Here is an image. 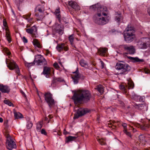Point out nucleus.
Here are the masks:
<instances>
[{
    "label": "nucleus",
    "instance_id": "obj_1",
    "mask_svg": "<svg viewBox=\"0 0 150 150\" xmlns=\"http://www.w3.org/2000/svg\"><path fill=\"white\" fill-rule=\"evenodd\" d=\"M90 8H94L98 11V13L95 15L93 18V21L99 25H103L108 22L110 18L105 12L107 10L106 7H101L100 4H98L91 6Z\"/></svg>",
    "mask_w": 150,
    "mask_h": 150
},
{
    "label": "nucleus",
    "instance_id": "obj_2",
    "mask_svg": "<svg viewBox=\"0 0 150 150\" xmlns=\"http://www.w3.org/2000/svg\"><path fill=\"white\" fill-rule=\"evenodd\" d=\"M91 96L88 91L80 90L74 93L72 99L74 100V103L77 104L80 103L83 100H89Z\"/></svg>",
    "mask_w": 150,
    "mask_h": 150
},
{
    "label": "nucleus",
    "instance_id": "obj_3",
    "mask_svg": "<svg viewBox=\"0 0 150 150\" xmlns=\"http://www.w3.org/2000/svg\"><path fill=\"white\" fill-rule=\"evenodd\" d=\"M8 120H4V130L3 131V132L6 139L7 149L9 150H12L13 149H16L17 146L15 142L13 140L12 138L8 134L9 131L8 129Z\"/></svg>",
    "mask_w": 150,
    "mask_h": 150
},
{
    "label": "nucleus",
    "instance_id": "obj_4",
    "mask_svg": "<svg viewBox=\"0 0 150 150\" xmlns=\"http://www.w3.org/2000/svg\"><path fill=\"white\" fill-rule=\"evenodd\" d=\"M123 48L126 51V52H124L123 54L124 57H127L131 61L134 63H140L141 62H144V60L143 59H139L138 57H132L126 55L128 54H133L135 52V50L133 46H128L127 45H124L122 46Z\"/></svg>",
    "mask_w": 150,
    "mask_h": 150
},
{
    "label": "nucleus",
    "instance_id": "obj_5",
    "mask_svg": "<svg viewBox=\"0 0 150 150\" xmlns=\"http://www.w3.org/2000/svg\"><path fill=\"white\" fill-rule=\"evenodd\" d=\"M134 30L133 28L128 25L125 30L124 36L125 40L128 43L133 41L135 38Z\"/></svg>",
    "mask_w": 150,
    "mask_h": 150
},
{
    "label": "nucleus",
    "instance_id": "obj_6",
    "mask_svg": "<svg viewBox=\"0 0 150 150\" xmlns=\"http://www.w3.org/2000/svg\"><path fill=\"white\" fill-rule=\"evenodd\" d=\"M115 67L118 71V74L123 75L127 74L131 69L129 65L125 63H117Z\"/></svg>",
    "mask_w": 150,
    "mask_h": 150
},
{
    "label": "nucleus",
    "instance_id": "obj_7",
    "mask_svg": "<svg viewBox=\"0 0 150 150\" xmlns=\"http://www.w3.org/2000/svg\"><path fill=\"white\" fill-rule=\"evenodd\" d=\"M44 10L42 6H38L36 7L35 10V11L36 12L35 16L37 17V21H42L44 18L43 13Z\"/></svg>",
    "mask_w": 150,
    "mask_h": 150
},
{
    "label": "nucleus",
    "instance_id": "obj_8",
    "mask_svg": "<svg viewBox=\"0 0 150 150\" xmlns=\"http://www.w3.org/2000/svg\"><path fill=\"white\" fill-rule=\"evenodd\" d=\"M6 62L7 67L11 70L15 69L16 72L19 75L20 70L19 69L18 67L16 64V63L13 60H11L7 61L6 60Z\"/></svg>",
    "mask_w": 150,
    "mask_h": 150
},
{
    "label": "nucleus",
    "instance_id": "obj_9",
    "mask_svg": "<svg viewBox=\"0 0 150 150\" xmlns=\"http://www.w3.org/2000/svg\"><path fill=\"white\" fill-rule=\"evenodd\" d=\"M34 62L37 65H45L47 64V62L45 58L40 54L37 55L35 56Z\"/></svg>",
    "mask_w": 150,
    "mask_h": 150
},
{
    "label": "nucleus",
    "instance_id": "obj_10",
    "mask_svg": "<svg viewBox=\"0 0 150 150\" xmlns=\"http://www.w3.org/2000/svg\"><path fill=\"white\" fill-rule=\"evenodd\" d=\"M53 28L54 31L55 32L54 35L57 33L59 36H60L63 33L64 26L62 25L56 23L53 26Z\"/></svg>",
    "mask_w": 150,
    "mask_h": 150
},
{
    "label": "nucleus",
    "instance_id": "obj_11",
    "mask_svg": "<svg viewBox=\"0 0 150 150\" xmlns=\"http://www.w3.org/2000/svg\"><path fill=\"white\" fill-rule=\"evenodd\" d=\"M45 101L50 108L54 104V101L52 95L50 93H45L44 94Z\"/></svg>",
    "mask_w": 150,
    "mask_h": 150
},
{
    "label": "nucleus",
    "instance_id": "obj_12",
    "mask_svg": "<svg viewBox=\"0 0 150 150\" xmlns=\"http://www.w3.org/2000/svg\"><path fill=\"white\" fill-rule=\"evenodd\" d=\"M3 23L4 27H2L3 29H5L6 31V37L7 40L9 43L11 42V38L10 37V33L9 30L8 29V26L6 19L4 18L3 20Z\"/></svg>",
    "mask_w": 150,
    "mask_h": 150
},
{
    "label": "nucleus",
    "instance_id": "obj_13",
    "mask_svg": "<svg viewBox=\"0 0 150 150\" xmlns=\"http://www.w3.org/2000/svg\"><path fill=\"white\" fill-rule=\"evenodd\" d=\"M89 112V111L86 109L79 108L77 110L76 113L74 114V118L77 119L79 117L84 115Z\"/></svg>",
    "mask_w": 150,
    "mask_h": 150
},
{
    "label": "nucleus",
    "instance_id": "obj_14",
    "mask_svg": "<svg viewBox=\"0 0 150 150\" xmlns=\"http://www.w3.org/2000/svg\"><path fill=\"white\" fill-rule=\"evenodd\" d=\"M146 38H142L137 43V46L140 49H146L147 48V44L146 43Z\"/></svg>",
    "mask_w": 150,
    "mask_h": 150
},
{
    "label": "nucleus",
    "instance_id": "obj_15",
    "mask_svg": "<svg viewBox=\"0 0 150 150\" xmlns=\"http://www.w3.org/2000/svg\"><path fill=\"white\" fill-rule=\"evenodd\" d=\"M73 73L74 74L71 76V78L73 80L74 83L77 84L78 83L79 79L80 78L78 69L77 68L76 70Z\"/></svg>",
    "mask_w": 150,
    "mask_h": 150
},
{
    "label": "nucleus",
    "instance_id": "obj_16",
    "mask_svg": "<svg viewBox=\"0 0 150 150\" xmlns=\"http://www.w3.org/2000/svg\"><path fill=\"white\" fill-rule=\"evenodd\" d=\"M68 4L75 11H78L80 10V7L78 4L75 2L70 1L68 2Z\"/></svg>",
    "mask_w": 150,
    "mask_h": 150
},
{
    "label": "nucleus",
    "instance_id": "obj_17",
    "mask_svg": "<svg viewBox=\"0 0 150 150\" xmlns=\"http://www.w3.org/2000/svg\"><path fill=\"white\" fill-rule=\"evenodd\" d=\"M58 82H65V81L64 79L62 78L59 77L57 78L56 77H54L53 78L52 81L51 86L53 87H55L56 85V83Z\"/></svg>",
    "mask_w": 150,
    "mask_h": 150
},
{
    "label": "nucleus",
    "instance_id": "obj_18",
    "mask_svg": "<svg viewBox=\"0 0 150 150\" xmlns=\"http://www.w3.org/2000/svg\"><path fill=\"white\" fill-rule=\"evenodd\" d=\"M10 90V87L8 86L1 84V91L2 93H8Z\"/></svg>",
    "mask_w": 150,
    "mask_h": 150
},
{
    "label": "nucleus",
    "instance_id": "obj_19",
    "mask_svg": "<svg viewBox=\"0 0 150 150\" xmlns=\"http://www.w3.org/2000/svg\"><path fill=\"white\" fill-rule=\"evenodd\" d=\"M115 17V21L119 25L122 22L123 18L121 13H119L118 12L116 13Z\"/></svg>",
    "mask_w": 150,
    "mask_h": 150
},
{
    "label": "nucleus",
    "instance_id": "obj_20",
    "mask_svg": "<svg viewBox=\"0 0 150 150\" xmlns=\"http://www.w3.org/2000/svg\"><path fill=\"white\" fill-rule=\"evenodd\" d=\"M50 68L45 67H44L43 71L42 74L44 75H46V77H48V75L50 74Z\"/></svg>",
    "mask_w": 150,
    "mask_h": 150
},
{
    "label": "nucleus",
    "instance_id": "obj_21",
    "mask_svg": "<svg viewBox=\"0 0 150 150\" xmlns=\"http://www.w3.org/2000/svg\"><path fill=\"white\" fill-rule=\"evenodd\" d=\"M108 49L106 48H100L98 49V52L100 55L104 56L107 52Z\"/></svg>",
    "mask_w": 150,
    "mask_h": 150
},
{
    "label": "nucleus",
    "instance_id": "obj_22",
    "mask_svg": "<svg viewBox=\"0 0 150 150\" xmlns=\"http://www.w3.org/2000/svg\"><path fill=\"white\" fill-rule=\"evenodd\" d=\"M37 30L36 27L34 25L30 28L26 29V31L28 33L32 35L34 37V35L33 34V32L36 31Z\"/></svg>",
    "mask_w": 150,
    "mask_h": 150
},
{
    "label": "nucleus",
    "instance_id": "obj_23",
    "mask_svg": "<svg viewBox=\"0 0 150 150\" xmlns=\"http://www.w3.org/2000/svg\"><path fill=\"white\" fill-rule=\"evenodd\" d=\"M60 8H58L55 11L54 13L56 15V18L58 19L59 22L61 23V16L60 15Z\"/></svg>",
    "mask_w": 150,
    "mask_h": 150
},
{
    "label": "nucleus",
    "instance_id": "obj_24",
    "mask_svg": "<svg viewBox=\"0 0 150 150\" xmlns=\"http://www.w3.org/2000/svg\"><path fill=\"white\" fill-rule=\"evenodd\" d=\"M134 125L137 127L140 128L142 130H146L147 128L149 127V125L145 126L144 125H141L140 124L136 123L134 124Z\"/></svg>",
    "mask_w": 150,
    "mask_h": 150
},
{
    "label": "nucleus",
    "instance_id": "obj_25",
    "mask_svg": "<svg viewBox=\"0 0 150 150\" xmlns=\"http://www.w3.org/2000/svg\"><path fill=\"white\" fill-rule=\"evenodd\" d=\"M78 136L76 135L75 136H69L66 138V142H69L72 141H75L78 137Z\"/></svg>",
    "mask_w": 150,
    "mask_h": 150
},
{
    "label": "nucleus",
    "instance_id": "obj_26",
    "mask_svg": "<svg viewBox=\"0 0 150 150\" xmlns=\"http://www.w3.org/2000/svg\"><path fill=\"white\" fill-rule=\"evenodd\" d=\"M33 42L35 46L39 48H41L42 47L41 45L40 44V43L37 39H34L33 41Z\"/></svg>",
    "mask_w": 150,
    "mask_h": 150
},
{
    "label": "nucleus",
    "instance_id": "obj_27",
    "mask_svg": "<svg viewBox=\"0 0 150 150\" xmlns=\"http://www.w3.org/2000/svg\"><path fill=\"white\" fill-rule=\"evenodd\" d=\"M139 140L140 143H142V144H144L146 142L145 136L142 135H140L139 136Z\"/></svg>",
    "mask_w": 150,
    "mask_h": 150
},
{
    "label": "nucleus",
    "instance_id": "obj_28",
    "mask_svg": "<svg viewBox=\"0 0 150 150\" xmlns=\"http://www.w3.org/2000/svg\"><path fill=\"white\" fill-rule=\"evenodd\" d=\"M1 49L3 53L4 54L6 53L8 55H9L11 54L10 52L8 51L6 48L2 46H1Z\"/></svg>",
    "mask_w": 150,
    "mask_h": 150
},
{
    "label": "nucleus",
    "instance_id": "obj_29",
    "mask_svg": "<svg viewBox=\"0 0 150 150\" xmlns=\"http://www.w3.org/2000/svg\"><path fill=\"white\" fill-rule=\"evenodd\" d=\"M14 116L16 119H18L23 117L22 115L19 112H14Z\"/></svg>",
    "mask_w": 150,
    "mask_h": 150
},
{
    "label": "nucleus",
    "instance_id": "obj_30",
    "mask_svg": "<svg viewBox=\"0 0 150 150\" xmlns=\"http://www.w3.org/2000/svg\"><path fill=\"white\" fill-rule=\"evenodd\" d=\"M134 86V83L132 81H128L127 85L126 86V88L129 89L132 88Z\"/></svg>",
    "mask_w": 150,
    "mask_h": 150
},
{
    "label": "nucleus",
    "instance_id": "obj_31",
    "mask_svg": "<svg viewBox=\"0 0 150 150\" xmlns=\"http://www.w3.org/2000/svg\"><path fill=\"white\" fill-rule=\"evenodd\" d=\"M25 64L26 67H27L28 68H29L31 66H33L35 65V63H34V62L30 63H28L25 62Z\"/></svg>",
    "mask_w": 150,
    "mask_h": 150
},
{
    "label": "nucleus",
    "instance_id": "obj_32",
    "mask_svg": "<svg viewBox=\"0 0 150 150\" xmlns=\"http://www.w3.org/2000/svg\"><path fill=\"white\" fill-rule=\"evenodd\" d=\"M136 108L140 110H142L143 109L144 107L145 106V104H139L138 105H136Z\"/></svg>",
    "mask_w": 150,
    "mask_h": 150
},
{
    "label": "nucleus",
    "instance_id": "obj_33",
    "mask_svg": "<svg viewBox=\"0 0 150 150\" xmlns=\"http://www.w3.org/2000/svg\"><path fill=\"white\" fill-rule=\"evenodd\" d=\"M131 96H132V98L133 99L135 100L138 101V97H139V96H137L134 94V93H132V95H131Z\"/></svg>",
    "mask_w": 150,
    "mask_h": 150
},
{
    "label": "nucleus",
    "instance_id": "obj_34",
    "mask_svg": "<svg viewBox=\"0 0 150 150\" xmlns=\"http://www.w3.org/2000/svg\"><path fill=\"white\" fill-rule=\"evenodd\" d=\"M64 46V43H62L61 44H58L57 46V50L59 52H60L63 50V47Z\"/></svg>",
    "mask_w": 150,
    "mask_h": 150
},
{
    "label": "nucleus",
    "instance_id": "obj_35",
    "mask_svg": "<svg viewBox=\"0 0 150 150\" xmlns=\"http://www.w3.org/2000/svg\"><path fill=\"white\" fill-rule=\"evenodd\" d=\"M97 89L98 91L100 93L102 94L103 92V86L101 85L98 86L97 88Z\"/></svg>",
    "mask_w": 150,
    "mask_h": 150
},
{
    "label": "nucleus",
    "instance_id": "obj_36",
    "mask_svg": "<svg viewBox=\"0 0 150 150\" xmlns=\"http://www.w3.org/2000/svg\"><path fill=\"white\" fill-rule=\"evenodd\" d=\"M4 103L10 106H13V104L11 102L7 100H5L4 101Z\"/></svg>",
    "mask_w": 150,
    "mask_h": 150
},
{
    "label": "nucleus",
    "instance_id": "obj_37",
    "mask_svg": "<svg viewBox=\"0 0 150 150\" xmlns=\"http://www.w3.org/2000/svg\"><path fill=\"white\" fill-rule=\"evenodd\" d=\"M42 123L41 122H40L38 123L37 125V129L38 131H39L40 130L41 128L42 127Z\"/></svg>",
    "mask_w": 150,
    "mask_h": 150
},
{
    "label": "nucleus",
    "instance_id": "obj_38",
    "mask_svg": "<svg viewBox=\"0 0 150 150\" xmlns=\"http://www.w3.org/2000/svg\"><path fill=\"white\" fill-rule=\"evenodd\" d=\"M80 64L83 67H84L87 65V62L84 60H81L80 62Z\"/></svg>",
    "mask_w": 150,
    "mask_h": 150
},
{
    "label": "nucleus",
    "instance_id": "obj_39",
    "mask_svg": "<svg viewBox=\"0 0 150 150\" xmlns=\"http://www.w3.org/2000/svg\"><path fill=\"white\" fill-rule=\"evenodd\" d=\"M33 126V124L31 122H27V128L29 129H30Z\"/></svg>",
    "mask_w": 150,
    "mask_h": 150
},
{
    "label": "nucleus",
    "instance_id": "obj_40",
    "mask_svg": "<svg viewBox=\"0 0 150 150\" xmlns=\"http://www.w3.org/2000/svg\"><path fill=\"white\" fill-rule=\"evenodd\" d=\"M69 40L70 42V43H72L73 42L74 39V35L72 34L69 36Z\"/></svg>",
    "mask_w": 150,
    "mask_h": 150
},
{
    "label": "nucleus",
    "instance_id": "obj_41",
    "mask_svg": "<svg viewBox=\"0 0 150 150\" xmlns=\"http://www.w3.org/2000/svg\"><path fill=\"white\" fill-rule=\"evenodd\" d=\"M115 122V121H112V122H110L108 123L109 127H113L112 129H114L116 127V126L115 125H114L112 124H114Z\"/></svg>",
    "mask_w": 150,
    "mask_h": 150
},
{
    "label": "nucleus",
    "instance_id": "obj_42",
    "mask_svg": "<svg viewBox=\"0 0 150 150\" xmlns=\"http://www.w3.org/2000/svg\"><path fill=\"white\" fill-rule=\"evenodd\" d=\"M124 132L125 134H126L128 136L130 137H131V135L130 133L129 132H128L126 129L124 130Z\"/></svg>",
    "mask_w": 150,
    "mask_h": 150
},
{
    "label": "nucleus",
    "instance_id": "obj_43",
    "mask_svg": "<svg viewBox=\"0 0 150 150\" xmlns=\"http://www.w3.org/2000/svg\"><path fill=\"white\" fill-rule=\"evenodd\" d=\"M119 88L121 89L122 90V91H125L126 88L124 86L121 85L119 86Z\"/></svg>",
    "mask_w": 150,
    "mask_h": 150
},
{
    "label": "nucleus",
    "instance_id": "obj_44",
    "mask_svg": "<svg viewBox=\"0 0 150 150\" xmlns=\"http://www.w3.org/2000/svg\"><path fill=\"white\" fill-rule=\"evenodd\" d=\"M61 23H61L64 24V23H66V19L64 18H61Z\"/></svg>",
    "mask_w": 150,
    "mask_h": 150
},
{
    "label": "nucleus",
    "instance_id": "obj_45",
    "mask_svg": "<svg viewBox=\"0 0 150 150\" xmlns=\"http://www.w3.org/2000/svg\"><path fill=\"white\" fill-rule=\"evenodd\" d=\"M54 67L56 69H58L59 68V66L57 62H55L53 64Z\"/></svg>",
    "mask_w": 150,
    "mask_h": 150
},
{
    "label": "nucleus",
    "instance_id": "obj_46",
    "mask_svg": "<svg viewBox=\"0 0 150 150\" xmlns=\"http://www.w3.org/2000/svg\"><path fill=\"white\" fill-rule=\"evenodd\" d=\"M41 133L42 134H44V135H47V132L45 131V129H42L41 130Z\"/></svg>",
    "mask_w": 150,
    "mask_h": 150
},
{
    "label": "nucleus",
    "instance_id": "obj_47",
    "mask_svg": "<svg viewBox=\"0 0 150 150\" xmlns=\"http://www.w3.org/2000/svg\"><path fill=\"white\" fill-rule=\"evenodd\" d=\"M22 39L23 42L24 43H26L28 42V40L25 37H23Z\"/></svg>",
    "mask_w": 150,
    "mask_h": 150
},
{
    "label": "nucleus",
    "instance_id": "obj_48",
    "mask_svg": "<svg viewBox=\"0 0 150 150\" xmlns=\"http://www.w3.org/2000/svg\"><path fill=\"white\" fill-rule=\"evenodd\" d=\"M98 141L100 143V144H101V145H105V143L104 142H103L102 140L100 139H99L98 140Z\"/></svg>",
    "mask_w": 150,
    "mask_h": 150
},
{
    "label": "nucleus",
    "instance_id": "obj_49",
    "mask_svg": "<svg viewBox=\"0 0 150 150\" xmlns=\"http://www.w3.org/2000/svg\"><path fill=\"white\" fill-rule=\"evenodd\" d=\"M144 72L146 74H150V71L147 69H145L144 70Z\"/></svg>",
    "mask_w": 150,
    "mask_h": 150
},
{
    "label": "nucleus",
    "instance_id": "obj_50",
    "mask_svg": "<svg viewBox=\"0 0 150 150\" xmlns=\"http://www.w3.org/2000/svg\"><path fill=\"white\" fill-rule=\"evenodd\" d=\"M63 47V50H64L67 51L68 50V48L65 45L64 43V46Z\"/></svg>",
    "mask_w": 150,
    "mask_h": 150
},
{
    "label": "nucleus",
    "instance_id": "obj_51",
    "mask_svg": "<svg viewBox=\"0 0 150 150\" xmlns=\"http://www.w3.org/2000/svg\"><path fill=\"white\" fill-rule=\"evenodd\" d=\"M138 101H143V98L140 96H139V97H138Z\"/></svg>",
    "mask_w": 150,
    "mask_h": 150
},
{
    "label": "nucleus",
    "instance_id": "obj_52",
    "mask_svg": "<svg viewBox=\"0 0 150 150\" xmlns=\"http://www.w3.org/2000/svg\"><path fill=\"white\" fill-rule=\"evenodd\" d=\"M122 126L124 127V130L126 129V128L127 127V124L125 123H123L122 124Z\"/></svg>",
    "mask_w": 150,
    "mask_h": 150
},
{
    "label": "nucleus",
    "instance_id": "obj_53",
    "mask_svg": "<svg viewBox=\"0 0 150 150\" xmlns=\"http://www.w3.org/2000/svg\"><path fill=\"white\" fill-rule=\"evenodd\" d=\"M100 63L101 65V68L102 69H103L104 67V63L102 61H100Z\"/></svg>",
    "mask_w": 150,
    "mask_h": 150
},
{
    "label": "nucleus",
    "instance_id": "obj_54",
    "mask_svg": "<svg viewBox=\"0 0 150 150\" xmlns=\"http://www.w3.org/2000/svg\"><path fill=\"white\" fill-rule=\"evenodd\" d=\"M63 133L64 134L66 135V134H68L69 133V132L66 131L65 129H64V131H63Z\"/></svg>",
    "mask_w": 150,
    "mask_h": 150
},
{
    "label": "nucleus",
    "instance_id": "obj_55",
    "mask_svg": "<svg viewBox=\"0 0 150 150\" xmlns=\"http://www.w3.org/2000/svg\"><path fill=\"white\" fill-rule=\"evenodd\" d=\"M71 44V45L72 46L75 48V49H76V47L74 45V44L73 42L72 43H70Z\"/></svg>",
    "mask_w": 150,
    "mask_h": 150
},
{
    "label": "nucleus",
    "instance_id": "obj_56",
    "mask_svg": "<svg viewBox=\"0 0 150 150\" xmlns=\"http://www.w3.org/2000/svg\"><path fill=\"white\" fill-rule=\"evenodd\" d=\"M21 93L24 96V97H26V96H25V93H24L23 91H21Z\"/></svg>",
    "mask_w": 150,
    "mask_h": 150
},
{
    "label": "nucleus",
    "instance_id": "obj_57",
    "mask_svg": "<svg viewBox=\"0 0 150 150\" xmlns=\"http://www.w3.org/2000/svg\"><path fill=\"white\" fill-rule=\"evenodd\" d=\"M148 13L149 14L150 16V7L149 8L148 10Z\"/></svg>",
    "mask_w": 150,
    "mask_h": 150
},
{
    "label": "nucleus",
    "instance_id": "obj_58",
    "mask_svg": "<svg viewBox=\"0 0 150 150\" xmlns=\"http://www.w3.org/2000/svg\"><path fill=\"white\" fill-rule=\"evenodd\" d=\"M31 15V13H29V14H27V17H30V16Z\"/></svg>",
    "mask_w": 150,
    "mask_h": 150
},
{
    "label": "nucleus",
    "instance_id": "obj_59",
    "mask_svg": "<svg viewBox=\"0 0 150 150\" xmlns=\"http://www.w3.org/2000/svg\"><path fill=\"white\" fill-rule=\"evenodd\" d=\"M132 128L133 129V131L134 132H135L136 131V130L135 129H134L133 127H132Z\"/></svg>",
    "mask_w": 150,
    "mask_h": 150
},
{
    "label": "nucleus",
    "instance_id": "obj_60",
    "mask_svg": "<svg viewBox=\"0 0 150 150\" xmlns=\"http://www.w3.org/2000/svg\"><path fill=\"white\" fill-rule=\"evenodd\" d=\"M3 120L2 118L1 117V122H3Z\"/></svg>",
    "mask_w": 150,
    "mask_h": 150
},
{
    "label": "nucleus",
    "instance_id": "obj_61",
    "mask_svg": "<svg viewBox=\"0 0 150 150\" xmlns=\"http://www.w3.org/2000/svg\"><path fill=\"white\" fill-rule=\"evenodd\" d=\"M48 119V118L47 117H46L45 118V120L47 121Z\"/></svg>",
    "mask_w": 150,
    "mask_h": 150
},
{
    "label": "nucleus",
    "instance_id": "obj_62",
    "mask_svg": "<svg viewBox=\"0 0 150 150\" xmlns=\"http://www.w3.org/2000/svg\"><path fill=\"white\" fill-rule=\"evenodd\" d=\"M24 18H25L26 19H27V20L28 19V18H25L24 17Z\"/></svg>",
    "mask_w": 150,
    "mask_h": 150
},
{
    "label": "nucleus",
    "instance_id": "obj_63",
    "mask_svg": "<svg viewBox=\"0 0 150 150\" xmlns=\"http://www.w3.org/2000/svg\"><path fill=\"white\" fill-rule=\"evenodd\" d=\"M49 117H50V118H51V117H50V116H49Z\"/></svg>",
    "mask_w": 150,
    "mask_h": 150
},
{
    "label": "nucleus",
    "instance_id": "obj_64",
    "mask_svg": "<svg viewBox=\"0 0 150 150\" xmlns=\"http://www.w3.org/2000/svg\"><path fill=\"white\" fill-rule=\"evenodd\" d=\"M122 102H121L120 103V104H122Z\"/></svg>",
    "mask_w": 150,
    "mask_h": 150
}]
</instances>
